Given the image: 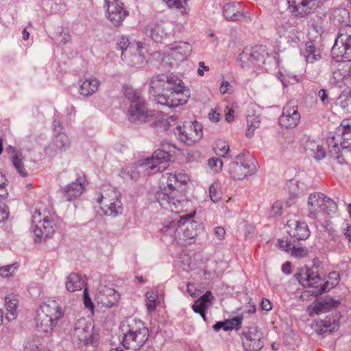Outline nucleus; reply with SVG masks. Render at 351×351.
Returning a JSON list of instances; mask_svg holds the SVG:
<instances>
[{"mask_svg":"<svg viewBox=\"0 0 351 351\" xmlns=\"http://www.w3.org/2000/svg\"><path fill=\"white\" fill-rule=\"evenodd\" d=\"M184 174L166 173L160 178V189L157 193V200L161 207L171 213H180L187 210L191 202L177 190L178 183L185 182Z\"/></svg>","mask_w":351,"mask_h":351,"instance_id":"nucleus-1","label":"nucleus"},{"mask_svg":"<svg viewBox=\"0 0 351 351\" xmlns=\"http://www.w3.org/2000/svg\"><path fill=\"white\" fill-rule=\"evenodd\" d=\"M297 278L304 287L315 288L312 292L315 295H319L329 291L339 282V275L336 271L330 272L325 280L317 272L310 269H307L303 274H298Z\"/></svg>","mask_w":351,"mask_h":351,"instance_id":"nucleus-2","label":"nucleus"},{"mask_svg":"<svg viewBox=\"0 0 351 351\" xmlns=\"http://www.w3.org/2000/svg\"><path fill=\"white\" fill-rule=\"evenodd\" d=\"M127 326H123L124 331L123 345L128 349L139 350L149 337L148 329L144 323L135 319H129Z\"/></svg>","mask_w":351,"mask_h":351,"instance_id":"nucleus-3","label":"nucleus"},{"mask_svg":"<svg viewBox=\"0 0 351 351\" xmlns=\"http://www.w3.org/2000/svg\"><path fill=\"white\" fill-rule=\"evenodd\" d=\"M328 153L336 158L339 163H343L340 160V150L346 149L351 147V120H343L335 135L327 138Z\"/></svg>","mask_w":351,"mask_h":351,"instance_id":"nucleus-4","label":"nucleus"},{"mask_svg":"<svg viewBox=\"0 0 351 351\" xmlns=\"http://www.w3.org/2000/svg\"><path fill=\"white\" fill-rule=\"evenodd\" d=\"M124 94L130 101L128 113L131 121L146 122L154 115L153 112L148 110L146 102L138 90L130 86H125Z\"/></svg>","mask_w":351,"mask_h":351,"instance_id":"nucleus-5","label":"nucleus"},{"mask_svg":"<svg viewBox=\"0 0 351 351\" xmlns=\"http://www.w3.org/2000/svg\"><path fill=\"white\" fill-rule=\"evenodd\" d=\"M331 56L339 62L351 60V25L340 27L332 47Z\"/></svg>","mask_w":351,"mask_h":351,"instance_id":"nucleus-6","label":"nucleus"},{"mask_svg":"<svg viewBox=\"0 0 351 351\" xmlns=\"http://www.w3.org/2000/svg\"><path fill=\"white\" fill-rule=\"evenodd\" d=\"M307 206L308 216L313 219L321 217L324 213H334L337 210L336 203L321 193H311L308 199Z\"/></svg>","mask_w":351,"mask_h":351,"instance_id":"nucleus-7","label":"nucleus"},{"mask_svg":"<svg viewBox=\"0 0 351 351\" xmlns=\"http://www.w3.org/2000/svg\"><path fill=\"white\" fill-rule=\"evenodd\" d=\"M177 84H173L169 91V94H158L156 96V102L165 105L169 108H175L185 104L190 97V90L185 86L182 80L176 81Z\"/></svg>","mask_w":351,"mask_h":351,"instance_id":"nucleus-8","label":"nucleus"},{"mask_svg":"<svg viewBox=\"0 0 351 351\" xmlns=\"http://www.w3.org/2000/svg\"><path fill=\"white\" fill-rule=\"evenodd\" d=\"M267 56L265 46L256 45L254 47L245 48L239 54L238 61L243 69L257 70L265 64Z\"/></svg>","mask_w":351,"mask_h":351,"instance_id":"nucleus-9","label":"nucleus"},{"mask_svg":"<svg viewBox=\"0 0 351 351\" xmlns=\"http://www.w3.org/2000/svg\"><path fill=\"white\" fill-rule=\"evenodd\" d=\"M97 202L106 215L115 217L122 213L121 193L112 186H108V189L101 193L97 198Z\"/></svg>","mask_w":351,"mask_h":351,"instance_id":"nucleus-10","label":"nucleus"},{"mask_svg":"<svg viewBox=\"0 0 351 351\" xmlns=\"http://www.w3.org/2000/svg\"><path fill=\"white\" fill-rule=\"evenodd\" d=\"M254 159L248 154H240L229 166V173L234 180H243L256 171Z\"/></svg>","mask_w":351,"mask_h":351,"instance_id":"nucleus-11","label":"nucleus"},{"mask_svg":"<svg viewBox=\"0 0 351 351\" xmlns=\"http://www.w3.org/2000/svg\"><path fill=\"white\" fill-rule=\"evenodd\" d=\"M174 134L180 141L186 145H192L202 138V127L196 121H184L182 125L176 126Z\"/></svg>","mask_w":351,"mask_h":351,"instance_id":"nucleus-12","label":"nucleus"},{"mask_svg":"<svg viewBox=\"0 0 351 351\" xmlns=\"http://www.w3.org/2000/svg\"><path fill=\"white\" fill-rule=\"evenodd\" d=\"M73 338L80 344H93L97 339V335L94 332V326L91 322L84 317L77 319L75 323Z\"/></svg>","mask_w":351,"mask_h":351,"instance_id":"nucleus-13","label":"nucleus"},{"mask_svg":"<svg viewBox=\"0 0 351 351\" xmlns=\"http://www.w3.org/2000/svg\"><path fill=\"white\" fill-rule=\"evenodd\" d=\"M32 232L36 237L40 240L51 237L55 232L54 223L49 215H42L36 210L32 215Z\"/></svg>","mask_w":351,"mask_h":351,"instance_id":"nucleus-14","label":"nucleus"},{"mask_svg":"<svg viewBox=\"0 0 351 351\" xmlns=\"http://www.w3.org/2000/svg\"><path fill=\"white\" fill-rule=\"evenodd\" d=\"M277 33L279 37V47L282 49H286L288 47H297L300 43V33L295 26L287 22L278 25Z\"/></svg>","mask_w":351,"mask_h":351,"instance_id":"nucleus-15","label":"nucleus"},{"mask_svg":"<svg viewBox=\"0 0 351 351\" xmlns=\"http://www.w3.org/2000/svg\"><path fill=\"white\" fill-rule=\"evenodd\" d=\"M171 155L168 151L157 149L152 158H146L140 164L141 168H145L147 173H156L164 171L168 167Z\"/></svg>","mask_w":351,"mask_h":351,"instance_id":"nucleus-16","label":"nucleus"},{"mask_svg":"<svg viewBox=\"0 0 351 351\" xmlns=\"http://www.w3.org/2000/svg\"><path fill=\"white\" fill-rule=\"evenodd\" d=\"M300 119L298 105L291 101L283 107L282 114L279 117V124L287 129L293 128L299 124Z\"/></svg>","mask_w":351,"mask_h":351,"instance_id":"nucleus-17","label":"nucleus"},{"mask_svg":"<svg viewBox=\"0 0 351 351\" xmlns=\"http://www.w3.org/2000/svg\"><path fill=\"white\" fill-rule=\"evenodd\" d=\"M175 81H179V77L173 73L167 75L161 74L153 77L150 80V93L155 97L156 101V96L161 94V91L170 90L173 84H178Z\"/></svg>","mask_w":351,"mask_h":351,"instance_id":"nucleus-18","label":"nucleus"},{"mask_svg":"<svg viewBox=\"0 0 351 351\" xmlns=\"http://www.w3.org/2000/svg\"><path fill=\"white\" fill-rule=\"evenodd\" d=\"M263 333L257 327L248 328L243 333L242 343L245 351H259L263 347Z\"/></svg>","mask_w":351,"mask_h":351,"instance_id":"nucleus-19","label":"nucleus"},{"mask_svg":"<svg viewBox=\"0 0 351 351\" xmlns=\"http://www.w3.org/2000/svg\"><path fill=\"white\" fill-rule=\"evenodd\" d=\"M143 49L141 43H134L130 49L121 53V60L130 66L140 67L145 60Z\"/></svg>","mask_w":351,"mask_h":351,"instance_id":"nucleus-20","label":"nucleus"},{"mask_svg":"<svg viewBox=\"0 0 351 351\" xmlns=\"http://www.w3.org/2000/svg\"><path fill=\"white\" fill-rule=\"evenodd\" d=\"M192 51V46L188 42L177 41L167 47L165 53L171 59L182 62L185 60Z\"/></svg>","mask_w":351,"mask_h":351,"instance_id":"nucleus-21","label":"nucleus"},{"mask_svg":"<svg viewBox=\"0 0 351 351\" xmlns=\"http://www.w3.org/2000/svg\"><path fill=\"white\" fill-rule=\"evenodd\" d=\"M120 294L114 289L101 285L95 295V300L103 307L111 308L117 303Z\"/></svg>","mask_w":351,"mask_h":351,"instance_id":"nucleus-22","label":"nucleus"},{"mask_svg":"<svg viewBox=\"0 0 351 351\" xmlns=\"http://www.w3.org/2000/svg\"><path fill=\"white\" fill-rule=\"evenodd\" d=\"M192 215L186 214L180 217V225L177 230L176 239L178 241H186L193 239L196 235L195 224L192 220Z\"/></svg>","mask_w":351,"mask_h":351,"instance_id":"nucleus-23","label":"nucleus"},{"mask_svg":"<svg viewBox=\"0 0 351 351\" xmlns=\"http://www.w3.org/2000/svg\"><path fill=\"white\" fill-rule=\"evenodd\" d=\"M70 145V140L65 133L55 134L51 143L45 148V152L50 156H54L66 151Z\"/></svg>","mask_w":351,"mask_h":351,"instance_id":"nucleus-24","label":"nucleus"},{"mask_svg":"<svg viewBox=\"0 0 351 351\" xmlns=\"http://www.w3.org/2000/svg\"><path fill=\"white\" fill-rule=\"evenodd\" d=\"M289 11L296 17L302 18L311 12L315 0H287Z\"/></svg>","mask_w":351,"mask_h":351,"instance_id":"nucleus-25","label":"nucleus"},{"mask_svg":"<svg viewBox=\"0 0 351 351\" xmlns=\"http://www.w3.org/2000/svg\"><path fill=\"white\" fill-rule=\"evenodd\" d=\"M340 302L332 298H326L324 300H316L308 306L310 316L313 314L319 315L325 313L332 308L337 307Z\"/></svg>","mask_w":351,"mask_h":351,"instance_id":"nucleus-26","label":"nucleus"},{"mask_svg":"<svg viewBox=\"0 0 351 351\" xmlns=\"http://www.w3.org/2000/svg\"><path fill=\"white\" fill-rule=\"evenodd\" d=\"M86 181L84 178H79L63 189L65 201H71L80 196L84 191Z\"/></svg>","mask_w":351,"mask_h":351,"instance_id":"nucleus-27","label":"nucleus"},{"mask_svg":"<svg viewBox=\"0 0 351 351\" xmlns=\"http://www.w3.org/2000/svg\"><path fill=\"white\" fill-rule=\"evenodd\" d=\"M287 225L290 228V230H288L290 236L296 240L306 239L310 235V231L305 222L289 221Z\"/></svg>","mask_w":351,"mask_h":351,"instance_id":"nucleus-28","label":"nucleus"},{"mask_svg":"<svg viewBox=\"0 0 351 351\" xmlns=\"http://www.w3.org/2000/svg\"><path fill=\"white\" fill-rule=\"evenodd\" d=\"M122 5H112L107 8L106 17L115 26L120 25L128 15V12Z\"/></svg>","mask_w":351,"mask_h":351,"instance_id":"nucleus-29","label":"nucleus"},{"mask_svg":"<svg viewBox=\"0 0 351 351\" xmlns=\"http://www.w3.org/2000/svg\"><path fill=\"white\" fill-rule=\"evenodd\" d=\"M38 311L49 315V317H51L57 322L63 315L60 306L54 300H47L43 302Z\"/></svg>","mask_w":351,"mask_h":351,"instance_id":"nucleus-30","label":"nucleus"},{"mask_svg":"<svg viewBox=\"0 0 351 351\" xmlns=\"http://www.w3.org/2000/svg\"><path fill=\"white\" fill-rule=\"evenodd\" d=\"M169 30L166 24L152 23L147 26L146 33L156 43H160L167 36Z\"/></svg>","mask_w":351,"mask_h":351,"instance_id":"nucleus-31","label":"nucleus"},{"mask_svg":"<svg viewBox=\"0 0 351 351\" xmlns=\"http://www.w3.org/2000/svg\"><path fill=\"white\" fill-rule=\"evenodd\" d=\"M100 82L95 77H90L81 81L78 92L81 95L89 97L94 94L99 86Z\"/></svg>","mask_w":351,"mask_h":351,"instance_id":"nucleus-32","label":"nucleus"},{"mask_svg":"<svg viewBox=\"0 0 351 351\" xmlns=\"http://www.w3.org/2000/svg\"><path fill=\"white\" fill-rule=\"evenodd\" d=\"M36 326L38 331L40 332H49L52 330L57 322L49 317V315L38 311L35 319Z\"/></svg>","mask_w":351,"mask_h":351,"instance_id":"nucleus-33","label":"nucleus"},{"mask_svg":"<svg viewBox=\"0 0 351 351\" xmlns=\"http://www.w3.org/2000/svg\"><path fill=\"white\" fill-rule=\"evenodd\" d=\"M241 4L233 2L226 3L223 10V14L228 20L238 21L243 17Z\"/></svg>","mask_w":351,"mask_h":351,"instance_id":"nucleus-34","label":"nucleus"},{"mask_svg":"<svg viewBox=\"0 0 351 351\" xmlns=\"http://www.w3.org/2000/svg\"><path fill=\"white\" fill-rule=\"evenodd\" d=\"M303 55L306 62L310 64H313L322 59L321 50L312 41L306 43Z\"/></svg>","mask_w":351,"mask_h":351,"instance_id":"nucleus-35","label":"nucleus"},{"mask_svg":"<svg viewBox=\"0 0 351 351\" xmlns=\"http://www.w3.org/2000/svg\"><path fill=\"white\" fill-rule=\"evenodd\" d=\"M174 213L175 215L173 217L171 216L164 221L161 230L164 233L169 234L171 237L176 239L177 230L178 228V226L180 225V216H178L176 215L177 213Z\"/></svg>","mask_w":351,"mask_h":351,"instance_id":"nucleus-36","label":"nucleus"},{"mask_svg":"<svg viewBox=\"0 0 351 351\" xmlns=\"http://www.w3.org/2000/svg\"><path fill=\"white\" fill-rule=\"evenodd\" d=\"M84 285V280L81 276L76 273H71L66 278L65 286L67 291L75 292L81 290Z\"/></svg>","mask_w":351,"mask_h":351,"instance_id":"nucleus-37","label":"nucleus"},{"mask_svg":"<svg viewBox=\"0 0 351 351\" xmlns=\"http://www.w3.org/2000/svg\"><path fill=\"white\" fill-rule=\"evenodd\" d=\"M331 19L333 24L336 26L350 25L348 24L350 13L345 8L335 9L332 14Z\"/></svg>","mask_w":351,"mask_h":351,"instance_id":"nucleus-38","label":"nucleus"},{"mask_svg":"<svg viewBox=\"0 0 351 351\" xmlns=\"http://www.w3.org/2000/svg\"><path fill=\"white\" fill-rule=\"evenodd\" d=\"M6 310L8 311L7 319H14L17 315V306L19 301L14 295H8L5 298Z\"/></svg>","mask_w":351,"mask_h":351,"instance_id":"nucleus-39","label":"nucleus"},{"mask_svg":"<svg viewBox=\"0 0 351 351\" xmlns=\"http://www.w3.org/2000/svg\"><path fill=\"white\" fill-rule=\"evenodd\" d=\"M261 119L258 114H256L254 112H248L247 115V128L246 131V135L248 137L253 136L254 131L260 126Z\"/></svg>","mask_w":351,"mask_h":351,"instance_id":"nucleus-40","label":"nucleus"},{"mask_svg":"<svg viewBox=\"0 0 351 351\" xmlns=\"http://www.w3.org/2000/svg\"><path fill=\"white\" fill-rule=\"evenodd\" d=\"M287 186L289 195L298 197L306 190V186L303 182H300L295 180H289Z\"/></svg>","mask_w":351,"mask_h":351,"instance_id":"nucleus-41","label":"nucleus"},{"mask_svg":"<svg viewBox=\"0 0 351 351\" xmlns=\"http://www.w3.org/2000/svg\"><path fill=\"white\" fill-rule=\"evenodd\" d=\"M12 164L17 173L22 177H26L28 174L23 162V157L21 153L15 152L12 156Z\"/></svg>","mask_w":351,"mask_h":351,"instance_id":"nucleus-42","label":"nucleus"},{"mask_svg":"<svg viewBox=\"0 0 351 351\" xmlns=\"http://www.w3.org/2000/svg\"><path fill=\"white\" fill-rule=\"evenodd\" d=\"M169 8H175L180 10L182 15H186L189 12L187 1L189 0H162Z\"/></svg>","mask_w":351,"mask_h":351,"instance_id":"nucleus-43","label":"nucleus"},{"mask_svg":"<svg viewBox=\"0 0 351 351\" xmlns=\"http://www.w3.org/2000/svg\"><path fill=\"white\" fill-rule=\"evenodd\" d=\"M337 104L346 111L351 113V91H343L337 99Z\"/></svg>","mask_w":351,"mask_h":351,"instance_id":"nucleus-44","label":"nucleus"},{"mask_svg":"<svg viewBox=\"0 0 351 351\" xmlns=\"http://www.w3.org/2000/svg\"><path fill=\"white\" fill-rule=\"evenodd\" d=\"M136 165H126L121 171V176L124 180H136L138 172Z\"/></svg>","mask_w":351,"mask_h":351,"instance_id":"nucleus-45","label":"nucleus"},{"mask_svg":"<svg viewBox=\"0 0 351 351\" xmlns=\"http://www.w3.org/2000/svg\"><path fill=\"white\" fill-rule=\"evenodd\" d=\"M220 184L218 182L213 183L209 188L210 199L213 203L219 202L221 199V193L220 191Z\"/></svg>","mask_w":351,"mask_h":351,"instance_id":"nucleus-46","label":"nucleus"},{"mask_svg":"<svg viewBox=\"0 0 351 351\" xmlns=\"http://www.w3.org/2000/svg\"><path fill=\"white\" fill-rule=\"evenodd\" d=\"M147 309L149 313L155 311L158 302L157 301L158 295L153 291H148L146 293Z\"/></svg>","mask_w":351,"mask_h":351,"instance_id":"nucleus-47","label":"nucleus"},{"mask_svg":"<svg viewBox=\"0 0 351 351\" xmlns=\"http://www.w3.org/2000/svg\"><path fill=\"white\" fill-rule=\"evenodd\" d=\"M208 165L213 173H217L222 170L223 162L219 158H211L208 160Z\"/></svg>","mask_w":351,"mask_h":351,"instance_id":"nucleus-48","label":"nucleus"},{"mask_svg":"<svg viewBox=\"0 0 351 351\" xmlns=\"http://www.w3.org/2000/svg\"><path fill=\"white\" fill-rule=\"evenodd\" d=\"M134 43H138V41L130 42L127 36H123L117 43V48L121 51V53H124L126 50L130 49Z\"/></svg>","mask_w":351,"mask_h":351,"instance_id":"nucleus-49","label":"nucleus"},{"mask_svg":"<svg viewBox=\"0 0 351 351\" xmlns=\"http://www.w3.org/2000/svg\"><path fill=\"white\" fill-rule=\"evenodd\" d=\"M242 323V318L239 317H234L231 319H228L225 321V328L226 331L230 330L232 329H239L241 327Z\"/></svg>","mask_w":351,"mask_h":351,"instance_id":"nucleus-50","label":"nucleus"},{"mask_svg":"<svg viewBox=\"0 0 351 351\" xmlns=\"http://www.w3.org/2000/svg\"><path fill=\"white\" fill-rule=\"evenodd\" d=\"M320 326H322L320 329L321 332H332L335 330L337 324L336 323L335 319H333L332 322L330 321V319H324L321 322Z\"/></svg>","mask_w":351,"mask_h":351,"instance_id":"nucleus-51","label":"nucleus"},{"mask_svg":"<svg viewBox=\"0 0 351 351\" xmlns=\"http://www.w3.org/2000/svg\"><path fill=\"white\" fill-rule=\"evenodd\" d=\"M290 254L297 258H302L307 255L308 252L306 249L301 247H296L295 245H293Z\"/></svg>","mask_w":351,"mask_h":351,"instance_id":"nucleus-52","label":"nucleus"},{"mask_svg":"<svg viewBox=\"0 0 351 351\" xmlns=\"http://www.w3.org/2000/svg\"><path fill=\"white\" fill-rule=\"evenodd\" d=\"M16 269V267H14V265H8L3 267H0V276L6 278L9 277Z\"/></svg>","mask_w":351,"mask_h":351,"instance_id":"nucleus-53","label":"nucleus"},{"mask_svg":"<svg viewBox=\"0 0 351 351\" xmlns=\"http://www.w3.org/2000/svg\"><path fill=\"white\" fill-rule=\"evenodd\" d=\"M229 151V146L226 143H219L215 148V153L220 156H225Z\"/></svg>","mask_w":351,"mask_h":351,"instance_id":"nucleus-54","label":"nucleus"},{"mask_svg":"<svg viewBox=\"0 0 351 351\" xmlns=\"http://www.w3.org/2000/svg\"><path fill=\"white\" fill-rule=\"evenodd\" d=\"M320 145L314 141H308L306 143L305 149L308 154L311 155L316 149H318Z\"/></svg>","mask_w":351,"mask_h":351,"instance_id":"nucleus-55","label":"nucleus"},{"mask_svg":"<svg viewBox=\"0 0 351 351\" xmlns=\"http://www.w3.org/2000/svg\"><path fill=\"white\" fill-rule=\"evenodd\" d=\"M311 156H313L315 160H320L326 157V151L320 145Z\"/></svg>","mask_w":351,"mask_h":351,"instance_id":"nucleus-56","label":"nucleus"},{"mask_svg":"<svg viewBox=\"0 0 351 351\" xmlns=\"http://www.w3.org/2000/svg\"><path fill=\"white\" fill-rule=\"evenodd\" d=\"M213 233L217 240H223L225 238L226 230L221 226H217L214 228Z\"/></svg>","mask_w":351,"mask_h":351,"instance_id":"nucleus-57","label":"nucleus"},{"mask_svg":"<svg viewBox=\"0 0 351 351\" xmlns=\"http://www.w3.org/2000/svg\"><path fill=\"white\" fill-rule=\"evenodd\" d=\"M7 181L5 176L0 171V197L7 195L8 193L5 189V184Z\"/></svg>","mask_w":351,"mask_h":351,"instance_id":"nucleus-58","label":"nucleus"},{"mask_svg":"<svg viewBox=\"0 0 351 351\" xmlns=\"http://www.w3.org/2000/svg\"><path fill=\"white\" fill-rule=\"evenodd\" d=\"M206 308L207 304H204L201 301H199L198 300H196L192 306L193 310L196 313H202L203 311H205Z\"/></svg>","mask_w":351,"mask_h":351,"instance_id":"nucleus-59","label":"nucleus"},{"mask_svg":"<svg viewBox=\"0 0 351 351\" xmlns=\"http://www.w3.org/2000/svg\"><path fill=\"white\" fill-rule=\"evenodd\" d=\"M293 244L291 241L287 240H280L279 241V246L281 249L284 250L285 252L290 253L291 251V248Z\"/></svg>","mask_w":351,"mask_h":351,"instance_id":"nucleus-60","label":"nucleus"},{"mask_svg":"<svg viewBox=\"0 0 351 351\" xmlns=\"http://www.w3.org/2000/svg\"><path fill=\"white\" fill-rule=\"evenodd\" d=\"M83 294H84V304L85 307L93 310V304L91 301L90 298L88 295V291L86 289H85L84 290Z\"/></svg>","mask_w":351,"mask_h":351,"instance_id":"nucleus-61","label":"nucleus"},{"mask_svg":"<svg viewBox=\"0 0 351 351\" xmlns=\"http://www.w3.org/2000/svg\"><path fill=\"white\" fill-rule=\"evenodd\" d=\"M282 210V202L280 201H276L274 203L272 206V212L276 215H281Z\"/></svg>","mask_w":351,"mask_h":351,"instance_id":"nucleus-62","label":"nucleus"},{"mask_svg":"<svg viewBox=\"0 0 351 351\" xmlns=\"http://www.w3.org/2000/svg\"><path fill=\"white\" fill-rule=\"evenodd\" d=\"M261 306L263 310L266 311H271L272 309L271 303L267 298H263L262 299V301H261Z\"/></svg>","mask_w":351,"mask_h":351,"instance_id":"nucleus-63","label":"nucleus"},{"mask_svg":"<svg viewBox=\"0 0 351 351\" xmlns=\"http://www.w3.org/2000/svg\"><path fill=\"white\" fill-rule=\"evenodd\" d=\"M213 299L212 293L210 291H206L202 296H201L198 300L201 301L204 304H206L210 302Z\"/></svg>","mask_w":351,"mask_h":351,"instance_id":"nucleus-64","label":"nucleus"}]
</instances>
